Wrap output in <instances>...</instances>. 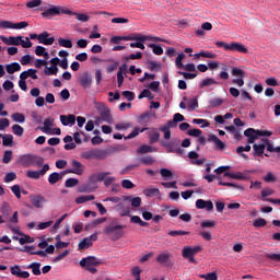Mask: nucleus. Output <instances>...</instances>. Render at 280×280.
I'll list each match as a JSON object with an SVG mask.
<instances>
[{
  "instance_id": "nucleus-15",
  "label": "nucleus",
  "mask_w": 280,
  "mask_h": 280,
  "mask_svg": "<svg viewBox=\"0 0 280 280\" xmlns=\"http://www.w3.org/2000/svg\"><path fill=\"white\" fill-rule=\"evenodd\" d=\"M56 42V38L49 37V34L47 32H43L38 35V43L42 45H54Z\"/></svg>"
},
{
  "instance_id": "nucleus-13",
  "label": "nucleus",
  "mask_w": 280,
  "mask_h": 280,
  "mask_svg": "<svg viewBox=\"0 0 280 280\" xmlns=\"http://www.w3.org/2000/svg\"><path fill=\"white\" fill-rule=\"evenodd\" d=\"M60 15V5H54L52 8H49L42 12L43 19H51L52 16Z\"/></svg>"
},
{
  "instance_id": "nucleus-33",
  "label": "nucleus",
  "mask_w": 280,
  "mask_h": 280,
  "mask_svg": "<svg viewBox=\"0 0 280 280\" xmlns=\"http://www.w3.org/2000/svg\"><path fill=\"white\" fill-rule=\"evenodd\" d=\"M254 150V156H264V152L266 150V144H254L253 145Z\"/></svg>"
},
{
  "instance_id": "nucleus-64",
  "label": "nucleus",
  "mask_w": 280,
  "mask_h": 280,
  "mask_svg": "<svg viewBox=\"0 0 280 280\" xmlns=\"http://www.w3.org/2000/svg\"><path fill=\"white\" fill-rule=\"evenodd\" d=\"M266 259H271V261H280V254H266Z\"/></svg>"
},
{
  "instance_id": "nucleus-5",
  "label": "nucleus",
  "mask_w": 280,
  "mask_h": 280,
  "mask_svg": "<svg viewBox=\"0 0 280 280\" xmlns=\"http://www.w3.org/2000/svg\"><path fill=\"white\" fill-rule=\"evenodd\" d=\"M162 145L166 148V152L178 154V156H183L185 154V149L180 148V139H173L168 142H163Z\"/></svg>"
},
{
  "instance_id": "nucleus-46",
  "label": "nucleus",
  "mask_w": 280,
  "mask_h": 280,
  "mask_svg": "<svg viewBox=\"0 0 280 280\" xmlns=\"http://www.w3.org/2000/svg\"><path fill=\"white\" fill-rule=\"evenodd\" d=\"M12 130L16 137H23V132H25V129L21 125H13Z\"/></svg>"
},
{
  "instance_id": "nucleus-18",
  "label": "nucleus",
  "mask_w": 280,
  "mask_h": 280,
  "mask_svg": "<svg viewBox=\"0 0 280 280\" xmlns=\"http://www.w3.org/2000/svg\"><path fill=\"white\" fill-rule=\"evenodd\" d=\"M148 137H149V143L152 145L154 143H159L161 139V133L159 132V130H156V128H152L148 132Z\"/></svg>"
},
{
  "instance_id": "nucleus-63",
  "label": "nucleus",
  "mask_w": 280,
  "mask_h": 280,
  "mask_svg": "<svg viewBox=\"0 0 280 280\" xmlns=\"http://www.w3.org/2000/svg\"><path fill=\"white\" fill-rule=\"evenodd\" d=\"M13 156H12V151H5L3 154V159H2V163H10L12 161Z\"/></svg>"
},
{
  "instance_id": "nucleus-22",
  "label": "nucleus",
  "mask_w": 280,
  "mask_h": 280,
  "mask_svg": "<svg viewBox=\"0 0 280 280\" xmlns=\"http://www.w3.org/2000/svg\"><path fill=\"white\" fill-rule=\"evenodd\" d=\"M153 117V114L152 112H147V113H143L141 114L137 121L140 124V126H148V124H150V120L152 119Z\"/></svg>"
},
{
  "instance_id": "nucleus-57",
  "label": "nucleus",
  "mask_w": 280,
  "mask_h": 280,
  "mask_svg": "<svg viewBox=\"0 0 280 280\" xmlns=\"http://www.w3.org/2000/svg\"><path fill=\"white\" fill-rule=\"evenodd\" d=\"M182 255L184 257V259H188L189 257H194V253L191 250V247L186 246L183 248Z\"/></svg>"
},
{
  "instance_id": "nucleus-9",
  "label": "nucleus",
  "mask_w": 280,
  "mask_h": 280,
  "mask_svg": "<svg viewBox=\"0 0 280 280\" xmlns=\"http://www.w3.org/2000/svg\"><path fill=\"white\" fill-rule=\"evenodd\" d=\"M93 242H97V233H94L89 237L83 238L82 242L79 243L78 250H88V248H91V246H93Z\"/></svg>"
},
{
  "instance_id": "nucleus-23",
  "label": "nucleus",
  "mask_w": 280,
  "mask_h": 280,
  "mask_svg": "<svg viewBox=\"0 0 280 280\" xmlns=\"http://www.w3.org/2000/svg\"><path fill=\"white\" fill-rule=\"evenodd\" d=\"M124 202H131V207L135 209L141 207V197L124 196Z\"/></svg>"
},
{
  "instance_id": "nucleus-52",
  "label": "nucleus",
  "mask_w": 280,
  "mask_h": 280,
  "mask_svg": "<svg viewBox=\"0 0 280 280\" xmlns=\"http://www.w3.org/2000/svg\"><path fill=\"white\" fill-rule=\"evenodd\" d=\"M188 110H196L198 108V98L194 97L187 102Z\"/></svg>"
},
{
  "instance_id": "nucleus-12",
  "label": "nucleus",
  "mask_w": 280,
  "mask_h": 280,
  "mask_svg": "<svg viewBox=\"0 0 280 280\" xmlns=\"http://www.w3.org/2000/svg\"><path fill=\"white\" fill-rule=\"evenodd\" d=\"M196 209H206V211H213V201L197 199L196 200Z\"/></svg>"
},
{
  "instance_id": "nucleus-16",
  "label": "nucleus",
  "mask_w": 280,
  "mask_h": 280,
  "mask_svg": "<svg viewBox=\"0 0 280 280\" xmlns=\"http://www.w3.org/2000/svg\"><path fill=\"white\" fill-rule=\"evenodd\" d=\"M101 119L105 121V124H113V115H110V108L103 107L100 112Z\"/></svg>"
},
{
  "instance_id": "nucleus-51",
  "label": "nucleus",
  "mask_w": 280,
  "mask_h": 280,
  "mask_svg": "<svg viewBox=\"0 0 280 280\" xmlns=\"http://www.w3.org/2000/svg\"><path fill=\"white\" fill-rule=\"evenodd\" d=\"M213 84H218V82L211 78H207L199 84V89H205V86H211Z\"/></svg>"
},
{
  "instance_id": "nucleus-59",
  "label": "nucleus",
  "mask_w": 280,
  "mask_h": 280,
  "mask_svg": "<svg viewBox=\"0 0 280 280\" xmlns=\"http://www.w3.org/2000/svg\"><path fill=\"white\" fill-rule=\"evenodd\" d=\"M70 253L71 252L69 249L63 250L61 254L54 258V262L58 264V261H62V259H65V257H68Z\"/></svg>"
},
{
  "instance_id": "nucleus-47",
  "label": "nucleus",
  "mask_w": 280,
  "mask_h": 280,
  "mask_svg": "<svg viewBox=\"0 0 280 280\" xmlns=\"http://www.w3.org/2000/svg\"><path fill=\"white\" fill-rule=\"evenodd\" d=\"M211 108H218V106H222L224 104V100L217 97L209 101Z\"/></svg>"
},
{
  "instance_id": "nucleus-38",
  "label": "nucleus",
  "mask_w": 280,
  "mask_h": 280,
  "mask_svg": "<svg viewBox=\"0 0 280 280\" xmlns=\"http://www.w3.org/2000/svg\"><path fill=\"white\" fill-rule=\"evenodd\" d=\"M143 194L148 198H152V196H159V194H161V190H159V188H147L143 190Z\"/></svg>"
},
{
  "instance_id": "nucleus-49",
  "label": "nucleus",
  "mask_w": 280,
  "mask_h": 280,
  "mask_svg": "<svg viewBox=\"0 0 280 280\" xmlns=\"http://www.w3.org/2000/svg\"><path fill=\"white\" fill-rule=\"evenodd\" d=\"M1 212L4 218H8L10 213H12V208H10V205L8 202L2 203Z\"/></svg>"
},
{
  "instance_id": "nucleus-53",
  "label": "nucleus",
  "mask_w": 280,
  "mask_h": 280,
  "mask_svg": "<svg viewBox=\"0 0 280 280\" xmlns=\"http://www.w3.org/2000/svg\"><path fill=\"white\" fill-rule=\"evenodd\" d=\"M224 176L229 178H234V180H243V173L237 172V173H224Z\"/></svg>"
},
{
  "instance_id": "nucleus-43",
  "label": "nucleus",
  "mask_w": 280,
  "mask_h": 280,
  "mask_svg": "<svg viewBox=\"0 0 280 280\" xmlns=\"http://www.w3.org/2000/svg\"><path fill=\"white\" fill-rule=\"evenodd\" d=\"M11 118L13 119V121H16L18 124H25V115L21 113L12 114Z\"/></svg>"
},
{
  "instance_id": "nucleus-20",
  "label": "nucleus",
  "mask_w": 280,
  "mask_h": 280,
  "mask_svg": "<svg viewBox=\"0 0 280 280\" xmlns=\"http://www.w3.org/2000/svg\"><path fill=\"white\" fill-rule=\"evenodd\" d=\"M31 202L36 209H43V205L46 203L47 200L45 199V197L37 195L31 197Z\"/></svg>"
},
{
  "instance_id": "nucleus-39",
  "label": "nucleus",
  "mask_w": 280,
  "mask_h": 280,
  "mask_svg": "<svg viewBox=\"0 0 280 280\" xmlns=\"http://www.w3.org/2000/svg\"><path fill=\"white\" fill-rule=\"evenodd\" d=\"M58 43H59V47H66L67 49H71V47H73V42H71V39H65L60 37L58 39Z\"/></svg>"
},
{
  "instance_id": "nucleus-60",
  "label": "nucleus",
  "mask_w": 280,
  "mask_h": 280,
  "mask_svg": "<svg viewBox=\"0 0 280 280\" xmlns=\"http://www.w3.org/2000/svg\"><path fill=\"white\" fill-rule=\"evenodd\" d=\"M148 67H149L150 71H160L161 63H159L156 61H148Z\"/></svg>"
},
{
  "instance_id": "nucleus-50",
  "label": "nucleus",
  "mask_w": 280,
  "mask_h": 280,
  "mask_svg": "<svg viewBox=\"0 0 280 280\" xmlns=\"http://www.w3.org/2000/svg\"><path fill=\"white\" fill-rule=\"evenodd\" d=\"M150 152H153L152 147L148 145V144H142L138 150L137 153L138 154H148Z\"/></svg>"
},
{
  "instance_id": "nucleus-28",
  "label": "nucleus",
  "mask_w": 280,
  "mask_h": 280,
  "mask_svg": "<svg viewBox=\"0 0 280 280\" xmlns=\"http://www.w3.org/2000/svg\"><path fill=\"white\" fill-rule=\"evenodd\" d=\"M60 121L62 126H69V124L73 126L75 124V115H69V116L61 115Z\"/></svg>"
},
{
  "instance_id": "nucleus-25",
  "label": "nucleus",
  "mask_w": 280,
  "mask_h": 280,
  "mask_svg": "<svg viewBox=\"0 0 280 280\" xmlns=\"http://www.w3.org/2000/svg\"><path fill=\"white\" fill-rule=\"evenodd\" d=\"M170 259H172V254L170 252L159 254L156 257L158 264H162V266L170 264Z\"/></svg>"
},
{
  "instance_id": "nucleus-35",
  "label": "nucleus",
  "mask_w": 280,
  "mask_h": 280,
  "mask_svg": "<svg viewBox=\"0 0 280 280\" xmlns=\"http://www.w3.org/2000/svg\"><path fill=\"white\" fill-rule=\"evenodd\" d=\"M145 130H148V127H144L142 129H139V127H135L133 130L127 137H125V139H135V137H139V132H145Z\"/></svg>"
},
{
  "instance_id": "nucleus-44",
  "label": "nucleus",
  "mask_w": 280,
  "mask_h": 280,
  "mask_svg": "<svg viewBox=\"0 0 280 280\" xmlns=\"http://www.w3.org/2000/svg\"><path fill=\"white\" fill-rule=\"evenodd\" d=\"M140 162L143 165H153L154 164V159L151 155H145L139 159Z\"/></svg>"
},
{
  "instance_id": "nucleus-32",
  "label": "nucleus",
  "mask_w": 280,
  "mask_h": 280,
  "mask_svg": "<svg viewBox=\"0 0 280 280\" xmlns=\"http://www.w3.org/2000/svg\"><path fill=\"white\" fill-rule=\"evenodd\" d=\"M208 141H213V143L217 145L219 150H224V142L218 138L215 135H210L208 137Z\"/></svg>"
},
{
  "instance_id": "nucleus-8",
  "label": "nucleus",
  "mask_w": 280,
  "mask_h": 280,
  "mask_svg": "<svg viewBox=\"0 0 280 280\" xmlns=\"http://www.w3.org/2000/svg\"><path fill=\"white\" fill-rule=\"evenodd\" d=\"M71 166L72 168L67 170L66 174H77V176H82L84 174V170H86V166L77 160L71 161Z\"/></svg>"
},
{
  "instance_id": "nucleus-58",
  "label": "nucleus",
  "mask_w": 280,
  "mask_h": 280,
  "mask_svg": "<svg viewBox=\"0 0 280 280\" xmlns=\"http://www.w3.org/2000/svg\"><path fill=\"white\" fill-rule=\"evenodd\" d=\"M185 58V54L180 52L175 60V65L177 67V69H183L185 66L183 65V59Z\"/></svg>"
},
{
  "instance_id": "nucleus-41",
  "label": "nucleus",
  "mask_w": 280,
  "mask_h": 280,
  "mask_svg": "<svg viewBox=\"0 0 280 280\" xmlns=\"http://www.w3.org/2000/svg\"><path fill=\"white\" fill-rule=\"evenodd\" d=\"M78 185H80V180L78 178H68L65 183V187H67L68 189L71 187H78Z\"/></svg>"
},
{
  "instance_id": "nucleus-56",
  "label": "nucleus",
  "mask_w": 280,
  "mask_h": 280,
  "mask_svg": "<svg viewBox=\"0 0 280 280\" xmlns=\"http://www.w3.org/2000/svg\"><path fill=\"white\" fill-rule=\"evenodd\" d=\"M44 73H45V75H57L58 68H57V66H52L50 68H45Z\"/></svg>"
},
{
  "instance_id": "nucleus-48",
  "label": "nucleus",
  "mask_w": 280,
  "mask_h": 280,
  "mask_svg": "<svg viewBox=\"0 0 280 280\" xmlns=\"http://www.w3.org/2000/svg\"><path fill=\"white\" fill-rule=\"evenodd\" d=\"M149 47L152 49L153 54L155 56H163V47L156 45V44H150Z\"/></svg>"
},
{
  "instance_id": "nucleus-11",
  "label": "nucleus",
  "mask_w": 280,
  "mask_h": 280,
  "mask_svg": "<svg viewBox=\"0 0 280 280\" xmlns=\"http://www.w3.org/2000/svg\"><path fill=\"white\" fill-rule=\"evenodd\" d=\"M10 270H11V275H13V277H18V279H30L28 271L21 270V266L19 265L12 266Z\"/></svg>"
},
{
  "instance_id": "nucleus-6",
  "label": "nucleus",
  "mask_w": 280,
  "mask_h": 280,
  "mask_svg": "<svg viewBox=\"0 0 280 280\" xmlns=\"http://www.w3.org/2000/svg\"><path fill=\"white\" fill-rule=\"evenodd\" d=\"M106 151L102 149H91L81 153V158L85 159L86 161H91V159H97L98 161H102L106 159Z\"/></svg>"
},
{
  "instance_id": "nucleus-61",
  "label": "nucleus",
  "mask_w": 280,
  "mask_h": 280,
  "mask_svg": "<svg viewBox=\"0 0 280 280\" xmlns=\"http://www.w3.org/2000/svg\"><path fill=\"white\" fill-rule=\"evenodd\" d=\"M201 279H206V280H218V273L215 272H209L206 275H200Z\"/></svg>"
},
{
  "instance_id": "nucleus-27",
  "label": "nucleus",
  "mask_w": 280,
  "mask_h": 280,
  "mask_svg": "<svg viewBox=\"0 0 280 280\" xmlns=\"http://www.w3.org/2000/svg\"><path fill=\"white\" fill-rule=\"evenodd\" d=\"M24 268H26V270H32L33 275H35L36 277H40L42 275L40 262H32Z\"/></svg>"
},
{
  "instance_id": "nucleus-21",
  "label": "nucleus",
  "mask_w": 280,
  "mask_h": 280,
  "mask_svg": "<svg viewBox=\"0 0 280 280\" xmlns=\"http://www.w3.org/2000/svg\"><path fill=\"white\" fill-rule=\"evenodd\" d=\"M65 174H67V172H54L48 176V183L49 185H56V183H59V180H62Z\"/></svg>"
},
{
  "instance_id": "nucleus-14",
  "label": "nucleus",
  "mask_w": 280,
  "mask_h": 280,
  "mask_svg": "<svg viewBox=\"0 0 280 280\" xmlns=\"http://www.w3.org/2000/svg\"><path fill=\"white\" fill-rule=\"evenodd\" d=\"M21 38H23V36H10V37H5V36H0V39L2 40V43H4V45H15L19 46L21 45Z\"/></svg>"
},
{
  "instance_id": "nucleus-29",
  "label": "nucleus",
  "mask_w": 280,
  "mask_h": 280,
  "mask_svg": "<svg viewBox=\"0 0 280 280\" xmlns=\"http://www.w3.org/2000/svg\"><path fill=\"white\" fill-rule=\"evenodd\" d=\"M7 73L12 75L13 73H16V71H21V63L19 62H12L5 66Z\"/></svg>"
},
{
  "instance_id": "nucleus-4",
  "label": "nucleus",
  "mask_w": 280,
  "mask_h": 280,
  "mask_svg": "<svg viewBox=\"0 0 280 280\" xmlns=\"http://www.w3.org/2000/svg\"><path fill=\"white\" fill-rule=\"evenodd\" d=\"M124 229H126V225H107L104 229V234L108 235L113 242H117V240L124 237Z\"/></svg>"
},
{
  "instance_id": "nucleus-10",
  "label": "nucleus",
  "mask_w": 280,
  "mask_h": 280,
  "mask_svg": "<svg viewBox=\"0 0 280 280\" xmlns=\"http://www.w3.org/2000/svg\"><path fill=\"white\" fill-rule=\"evenodd\" d=\"M80 266L82 268H88V267H91V266H102V260L95 258V256H89V257L82 258L80 260Z\"/></svg>"
},
{
  "instance_id": "nucleus-62",
  "label": "nucleus",
  "mask_w": 280,
  "mask_h": 280,
  "mask_svg": "<svg viewBox=\"0 0 280 280\" xmlns=\"http://www.w3.org/2000/svg\"><path fill=\"white\" fill-rule=\"evenodd\" d=\"M12 180H16V173H7L4 176V183H12Z\"/></svg>"
},
{
  "instance_id": "nucleus-1",
  "label": "nucleus",
  "mask_w": 280,
  "mask_h": 280,
  "mask_svg": "<svg viewBox=\"0 0 280 280\" xmlns=\"http://www.w3.org/2000/svg\"><path fill=\"white\" fill-rule=\"evenodd\" d=\"M16 163L22 167H32V165H37L38 167H40V165L45 163V159L43 156H38L32 153H26L20 155Z\"/></svg>"
},
{
  "instance_id": "nucleus-40",
  "label": "nucleus",
  "mask_w": 280,
  "mask_h": 280,
  "mask_svg": "<svg viewBox=\"0 0 280 280\" xmlns=\"http://www.w3.org/2000/svg\"><path fill=\"white\" fill-rule=\"evenodd\" d=\"M268 224V221H266V219L262 218H258L253 222V226L255 229H264V226H266Z\"/></svg>"
},
{
  "instance_id": "nucleus-54",
  "label": "nucleus",
  "mask_w": 280,
  "mask_h": 280,
  "mask_svg": "<svg viewBox=\"0 0 280 280\" xmlns=\"http://www.w3.org/2000/svg\"><path fill=\"white\" fill-rule=\"evenodd\" d=\"M160 131L164 133V139L166 141H170L172 139V130H170L167 127H160Z\"/></svg>"
},
{
  "instance_id": "nucleus-45",
  "label": "nucleus",
  "mask_w": 280,
  "mask_h": 280,
  "mask_svg": "<svg viewBox=\"0 0 280 280\" xmlns=\"http://www.w3.org/2000/svg\"><path fill=\"white\" fill-rule=\"evenodd\" d=\"M218 222L215 220H206L200 223L201 229H213Z\"/></svg>"
},
{
  "instance_id": "nucleus-26",
  "label": "nucleus",
  "mask_w": 280,
  "mask_h": 280,
  "mask_svg": "<svg viewBox=\"0 0 280 280\" xmlns=\"http://www.w3.org/2000/svg\"><path fill=\"white\" fill-rule=\"evenodd\" d=\"M149 38H150V36H145V35L137 33V34H132L129 36H125L124 40H138L140 43H145V40H148Z\"/></svg>"
},
{
  "instance_id": "nucleus-24",
  "label": "nucleus",
  "mask_w": 280,
  "mask_h": 280,
  "mask_svg": "<svg viewBox=\"0 0 280 280\" xmlns=\"http://www.w3.org/2000/svg\"><path fill=\"white\" fill-rule=\"evenodd\" d=\"M36 69H28L26 71H23L20 74V80H27V78H32V80H38V74H36Z\"/></svg>"
},
{
  "instance_id": "nucleus-42",
  "label": "nucleus",
  "mask_w": 280,
  "mask_h": 280,
  "mask_svg": "<svg viewBox=\"0 0 280 280\" xmlns=\"http://www.w3.org/2000/svg\"><path fill=\"white\" fill-rule=\"evenodd\" d=\"M26 176L33 180H38L43 175L40 174V171H27Z\"/></svg>"
},
{
  "instance_id": "nucleus-34",
  "label": "nucleus",
  "mask_w": 280,
  "mask_h": 280,
  "mask_svg": "<svg viewBox=\"0 0 280 280\" xmlns=\"http://www.w3.org/2000/svg\"><path fill=\"white\" fill-rule=\"evenodd\" d=\"M93 82V79H91V75L85 74L80 78V84L83 89H89Z\"/></svg>"
},
{
  "instance_id": "nucleus-30",
  "label": "nucleus",
  "mask_w": 280,
  "mask_h": 280,
  "mask_svg": "<svg viewBox=\"0 0 280 280\" xmlns=\"http://www.w3.org/2000/svg\"><path fill=\"white\" fill-rule=\"evenodd\" d=\"M51 126H54V119L46 118L44 120V127H37V130H42V132H49V130H51Z\"/></svg>"
},
{
  "instance_id": "nucleus-36",
  "label": "nucleus",
  "mask_w": 280,
  "mask_h": 280,
  "mask_svg": "<svg viewBox=\"0 0 280 280\" xmlns=\"http://www.w3.org/2000/svg\"><path fill=\"white\" fill-rule=\"evenodd\" d=\"M91 200H95V195H86L81 196L75 199L77 205H84V202H90Z\"/></svg>"
},
{
  "instance_id": "nucleus-7",
  "label": "nucleus",
  "mask_w": 280,
  "mask_h": 280,
  "mask_svg": "<svg viewBox=\"0 0 280 280\" xmlns=\"http://www.w3.org/2000/svg\"><path fill=\"white\" fill-rule=\"evenodd\" d=\"M30 23L22 21L19 23H13L10 21H0V30H25L28 27Z\"/></svg>"
},
{
  "instance_id": "nucleus-37",
  "label": "nucleus",
  "mask_w": 280,
  "mask_h": 280,
  "mask_svg": "<svg viewBox=\"0 0 280 280\" xmlns=\"http://www.w3.org/2000/svg\"><path fill=\"white\" fill-rule=\"evenodd\" d=\"M220 187H233V189H238L240 191H244V187L237 184L229 183V182H219Z\"/></svg>"
},
{
  "instance_id": "nucleus-3",
  "label": "nucleus",
  "mask_w": 280,
  "mask_h": 280,
  "mask_svg": "<svg viewBox=\"0 0 280 280\" xmlns=\"http://www.w3.org/2000/svg\"><path fill=\"white\" fill-rule=\"evenodd\" d=\"M219 49H225V51H238V54H247L248 49L243 44L232 42L231 44L224 42H215Z\"/></svg>"
},
{
  "instance_id": "nucleus-31",
  "label": "nucleus",
  "mask_w": 280,
  "mask_h": 280,
  "mask_svg": "<svg viewBox=\"0 0 280 280\" xmlns=\"http://www.w3.org/2000/svg\"><path fill=\"white\" fill-rule=\"evenodd\" d=\"M13 143H14V136L10 133L2 136V145L7 148H12Z\"/></svg>"
},
{
  "instance_id": "nucleus-17",
  "label": "nucleus",
  "mask_w": 280,
  "mask_h": 280,
  "mask_svg": "<svg viewBox=\"0 0 280 280\" xmlns=\"http://www.w3.org/2000/svg\"><path fill=\"white\" fill-rule=\"evenodd\" d=\"M116 211H120V217L126 218L130 215V206L126 202H119L116 206Z\"/></svg>"
},
{
  "instance_id": "nucleus-19",
  "label": "nucleus",
  "mask_w": 280,
  "mask_h": 280,
  "mask_svg": "<svg viewBox=\"0 0 280 280\" xmlns=\"http://www.w3.org/2000/svg\"><path fill=\"white\" fill-rule=\"evenodd\" d=\"M106 176H110V172L95 173L90 176V183H102Z\"/></svg>"
},
{
  "instance_id": "nucleus-2",
  "label": "nucleus",
  "mask_w": 280,
  "mask_h": 280,
  "mask_svg": "<svg viewBox=\"0 0 280 280\" xmlns=\"http://www.w3.org/2000/svg\"><path fill=\"white\" fill-rule=\"evenodd\" d=\"M247 143H255L259 137H272V131L248 128L244 131Z\"/></svg>"
},
{
  "instance_id": "nucleus-55",
  "label": "nucleus",
  "mask_w": 280,
  "mask_h": 280,
  "mask_svg": "<svg viewBox=\"0 0 280 280\" xmlns=\"http://www.w3.org/2000/svg\"><path fill=\"white\" fill-rule=\"evenodd\" d=\"M232 75L234 78H244L246 75V72L240 68H233Z\"/></svg>"
}]
</instances>
